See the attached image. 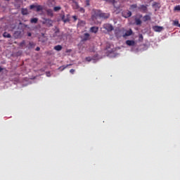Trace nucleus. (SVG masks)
<instances>
[{"label": "nucleus", "mask_w": 180, "mask_h": 180, "mask_svg": "<svg viewBox=\"0 0 180 180\" xmlns=\"http://www.w3.org/2000/svg\"><path fill=\"white\" fill-rule=\"evenodd\" d=\"M82 25H85V22L84 21H80L78 22V26H82Z\"/></svg>", "instance_id": "2f4dec72"}, {"label": "nucleus", "mask_w": 180, "mask_h": 180, "mask_svg": "<svg viewBox=\"0 0 180 180\" xmlns=\"http://www.w3.org/2000/svg\"><path fill=\"white\" fill-rule=\"evenodd\" d=\"M131 15H132V13H131V11H127V13L125 18H130Z\"/></svg>", "instance_id": "cd10ccee"}, {"label": "nucleus", "mask_w": 180, "mask_h": 180, "mask_svg": "<svg viewBox=\"0 0 180 180\" xmlns=\"http://www.w3.org/2000/svg\"><path fill=\"white\" fill-rule=\"evenodd\" d=\"M47 14L50 16L53 15V13H52V11L51 10L47 11Z\"/></svg>", "instance_id": "c85d7f7f"}, {"label": "nucleus", "mask_w": 180, "mask_h": 180, "mask_svg": "<svg viewBox=\"0 0 180 180\" xmlns=\"http://www.w3.org/2000/svg\"><path fill=\"white\" fill-rule=\"evenodd\" d=\"M72 65V64H69V65H62L60 67H59L58 68V70H60V71H64V70H65L66 68H68V67Z\"/></svg>", "instance_id": "ddd939ff"}, {"label": "nucleus", "mask_w": 180, "mask_h": 180, "mask_svg": "<svg viewBox=\"0 0 180 180\" xmlns=\"http://www.w3.org/2000/svg\"><path fill=\"white\" fill-rule=\"evenodd\" d=\"M72 18H73V20H75V22L77 21V16L76 15H73L72 16Z\"/></svg>", "instance_id": "72a5a7b5"}, {"label": "nucleus", "mask_w": 180, "mask_h": 180, "mask_svg": "<svg viewBox=\"0 0 180 180\" xmlns=\"http://www.w3.org/2000/svg\"><path fill=\"white\" fill-rule=\"evenodd\" d=\"M29 49H33V48H34V46H36V44H34V43H33V42H30L29 43Z\"/></svg>", "instance_id": "393cba45"}, {"label": "nucleus", "mask_w": 180, "mask_h": 180, "mask_svg": "<svg viewBox=\"0 0 180 180\" xmlns=\"http://www.w3.org/2000/svg\"><path fill=\"white\" fill-rule=\"evenodd\" d=\"M91 60H92V58H91V57H86V61L90 62Z\"/></svg>", "instance_id": "473e14b6"}, {"label": "nucleus", "mask_w": 180, "mask_h": 180, "mask_svg": "<svg viewBox=\"0 0 180 180\" xmlns=\"http://www.w3.org/2000/svg\"><path fill=\"white\" fill-rule=\"evenodd\" d=\"M60 9H62L60 6H56L53 8L54 12H58L59 11H60Z\"/></svg>", "instance_id": "b1692460"}, {"label": "nucleus", "mask_w": 180, "mask_h": 180, "mask_svg": "<svg viewBox=\"0 0 180 180\" xmlns=\"http://www.w3.org/2000/svg\"><path fill=\"white\" fill-rule=\"evenodd\" d=\"M134 22H136V26H139L141 25V18H136L134 19Z\"/></svg>", "instance_id": "dca6fc26"}, {"label": "nucleus", "mask_w": 180, "mask_h": 180, "mask_svg": "<svg viewBox=\"0 0 180 180\" xmlns=\"http://www.w3.org/2000/svg\"><path fill=\"white\" fill-rule=\"evenodd\" d=\"M98 27H92L90 28V32L91 33H97L98 32Z\"/></svg>", "instance_id": "4468645a"}, {"label": "nucleus", "mask_w": 180, "mask_h": 180, "mask_svg": "<svg viewBox=\"0 0 180 180\" xmlns=\"http://www.w3.org/2000/svg\"><path fill=\"white\" fill-rule=\"evenodd\" d=\"M40 51V48L39 47H37L36 48V51Z\"/></svg>", "instance_id": "c9c22d12"}, {"label": "nucleus", "mask_w": 180, "mask_h": 180, "mask_svg": "<svg viewBox=\"0 0 180 180\" xmlns=\"http://www.w3.org/2000/svg\"><path fill=\"white\" fill-rule=\"evenodd\" d=\"M103 27L105 30H108V32H111L112 30H113V27L112 26V25L104 24Z\"/></svg>", "instance_id": "39448f33"}, {"label": "nucleus", "mask_w": 180, "mask_h": 180, "mask_svg": "<svg viewBox=\"0 0 180 180\" xmlns=\"http://www.w3.org/2000/svg\"><path fill=\"white\" fill-rule=\"evenodd\" d=\"M131 35H132L131 30H125V32H124V37H130Z\"/></svg>", "instance_id": "f8f14e48"}, {"label": "nucleus", "mask_w": 180, "mask_h": 180, "mask_svg": "<svg viewBox=\"0 0 180 180\" xmlns=\"http://www.w3.org/2000/svg\"><path fill=\"white\" fill-rule=\"evenodd\" d=\"M174 11H180V5L176 6L174 8Z\"/></svg>", "instance_id": "a878e982"}, {"label": "nucleus", "mask_w": 180, "mask_h": 180, "mask_svg": "<svg viewBox=\"0 0 180 180\" xmlns=\"http://www.w3.org/2000/svg\"><path fill=\"white\" fill-rule=\"evenodd\" d=\"M90 39H91L90 34H89V33L84 34L83 41H89Z\"/></svg>", "instance_id": "1a4fd4ad"}, {"label": "nucleus", "mask_w": 180, "mask_h": 180, "mask_svg": "<svg viewBox=\"0 0 180 180\" xmlns=\"http://www.w3.org/2000/svg\"><path fill=\"white\" fill-rule=\"evenodd\" d=\"M30 22H31V24H37L38 22V18H31Z\"/></svg>", "instance_id": "a211bd4d"}, {"label": "nucleus", "mask_w": 180, "mask_h": 180, "mask_svg": "<svg viewBox=\"0 0 180 180\" xmlns=\"http://www.w3.org/2000/svg\"><path fill=\"white\" fill-rule=\"evenodd\" d=\"M36 9L37 12H39L43 11V7H41V6L40 5H32L30 6V10H34Z\"/></svg>", "instance_id": "7ed1b4c3"}, {"label": "nucleus", "mask_w": 180, "mask_h": 180, "mask_svg": "<svg viewBox=\"0 0 180 180\" xmlns=\"http://www.w3.org/2000/svg\"><path fill=\"white\" fill-rule=\"evenodd\" d=\"M103 12H101V10L94 9L92 10V12L91 13V20L95 21L97 20L98 17L102 14Z\"/></svg>", "instance_id": "f257e3e1"}, {"label": "nucleus", "mask_w": 180, "mask_h": 180, "mask_svg": "<svg viewBox=\"0 0 180 180\" xmlns=\"http://www.w3.org/2000/svg\"><path fill=\"white\" fill-rule=\"evenodd\" d=\"M22 15H27V14H29L27 9L22 8Z\"/></svg>", "instance_id": "412c9836"}, {"label": "nucleus", "mask_w": 180, "mask_h": 180, "mask_svg": "<svg viewBox=\"0 0 180 180\" xmlns=\"http://www.w3.org/2000/svg\"><path fill=\"white\" fill-rule=\"evenodd\" d=\"M48 4H49V6H54L56 1L55 0H48Z\"/></svg>", "instance_id": "6ab92c4d"}, {"label": "nucleus", "mask_w": 180, "mask_h": 180, "mask_svg": "<svg viewBox=\"0 0 180 180\" xmlns=\"http://www.w3.org/2000/svg\"><path fill=\"white\" fill-rule=\"evenodd\" d=\"M126 44L129 46H134L135 44L134 41L127 40L126 41Z\"/></svg>", "instance_id": "2eb2a0df"}, {"label": "nucleus", "mask_w": 180, "mask_h": 180, "mask_svg": "<svg viewBox=\"0 0 180 180\" xmlns=\"http://www.w3.org/2000/svg\"><path fill=\"white\" fill-rule=\"evenodd\" d=\"M31 35H32V34H31L30 32H28V33H27V37H30Z\"/></svg>", "instance_id": "e433bc0d"}, {"label": "nucleus", "mask_w": 180, "mask_h": 180, "mask_svg": "<svg viewBox=\"0 0 180 180\" xmlns=\"http://www.w3.org/2000/svg\"><path fill=\"white\" fill-rule=\"evenodd\" d=\"M150 1H153V0H150Z\"/></svg>", "instance_id": "a19ab883"}, {"label": "nucleus", "mask_w": 180, "mask_h": 180, "mask_svg": "<svg viewBox=\"0 0 180 180\" xmlns=\"http://www.w3.org/2000/svg\"><path fill=\"white\" fill-rule=\"evenodd\" d=\"M53 49H54V50H56V51H62L63 47L60 45H57V46H54Z\"/></svg>", "instance_id": "f3484780"}, {"label": "nucleus", "mask_w": 180, "mask_h": 180, "mask_svg": "<svg viewBox=\"0 0 180 180\" xmlns=\"http://www.w3.org/2000/svg\"><path fill=\"white\" fill-rule=\"evenodd\" d=\"M153 30L155 32H161L162 30V27H160L158 25H155L153 27Z\"/></svg>", "instance_id": "6e6552de"}, {"label": "nucleus", "mask_w": 180, "mask_h": 180, "mask_svg": "<svg viewBox=\"0 0 180 180\" xmlns=\"http://www.w3.org/2000/svg\"><path fill=\"white\" fill-rule=\"evenodd\" d=\"M3 37L6 39H11V34H8V32H4V34H3Z\"/></svg>", "instance_id": "aec40b11"}, {"label": "nucleus", "mask_w": 180, "mask_h": 180, "mask_svg": "<svg viewBox=\"0 0 180 180\" xmlns=\"http://www.w3.org/2000/svg\"><path fill=\"white\" fill-rule=\"evenodd\" d=\"M86 6H90V1L89 0H86Z\"/></svg>", "instance_id": "c756f323"}, {"label": "nucleus", "mask_w": 180, "mask_h": 180, "mask_svg": "<svg viewBox=\"0 0 180 180\" xmlns=\"http://www.w3.org/2000/svg\"><path fill=\"white\" fill-rule=\"evenodd\" d=\"M102 1H105L108 3H111L112 5H113V6H115V4L116 3V0H102Z\"/></svg>", "instance_id": "5701e85b"}, {"label": "nucleus", "mask_w": 180, "mask_h": 180, "mask_svg": "<svg viewBox=\"0 0 180 180\" xmlns=\"http://www.w3.org/2000/svg\"><path fill=\"white\" fill-rule=\"evenodd\" d=\"M138 9H139V11H143V13H146V11H148V7H146V6H144V5L140 6V7H139Z\"/></svg>", "instance_id": "0eeeda50"}, {"label": "nucleus", "mask_w": 180, "mask_h": 180, "mask_svg": "<svg viewBox=\"0 0 180 180\" xmlns=\"http://www.w3.org/2000/svg\"><path fill=\"white\" fill-rule=\"evenodd\" d=\"M75 70H73V69H71V70H70V73H71V74H74L75 73Z\"/></svg>", "instance_id": "f704fd0d"}, {"label": "nucleus", "mask_w": 180, "mask_h": 180, "mask_svg": "<svg viewBox=\"0 0 180 180\" xmlns=\"http://www.w3.org/2000/svg\"><path fill=\"white\" fill-rule=\"evenodd\" d=\"M5 1H10V0H5Z\"/></svg>", "instance_id": "ea45409f"}, {"label": "nucleus", "mask_w": 180, "mask_h": 180, "mask_svg": "<svg viewBox=\"0 0 180 180\" xmlns=\"http://www.w3.org/2000/svg\"><path fill=\"white\" fill-rule=\"evenodd\" d=\"M61 20H63V22H64L65 23L68 22H70L69 15H68L66 17H65V15H62L61 16Z\"/></svg>", "instance_id": "9d476101"}, {"label": "nucleus", "mask_w": 180, "mask_h": 180, "mask_svg": "<svg viewBox=\"0 0 180 180\" xmlns=\"http://www.w3.org/2000/svg\"><path fill=\"white\" fill-rule=\"evenodd\" d=\"M124 33H125V29L124 28L115 29V34L117 39H120V37H124Z\"/></svg>", "instance_id": "f03ea898"}, {"label": "nucleus", "mask_w": 180, "mask_h": 180, "mask_svg": "<svg viewBox=\"0 0 180 180\" xmlns=\"http://www.w3.org/2000/svg\"><path fill=\"white\" fill-rule=\"evenodd\" d=\"M136 8H137V4H132L129 6L131 11H134Z\"/></svg>", "instance_id": "4be33fe9"}, {"label": "nucleus", "mask_w": 180, "mask_h": 180, "mask_svg": "<svg viewBox=\"0 0 180 180\" xmlns=\"http://www.w3.org/2000/svg\"><path fill=\"white\" fill-rule=\"evenodd\" d=\"M99 18H103L104 20H107L108 18H110V13H102L100 15L98 16Z\"/></svg>", "instance_id": "20e7f679"}, {"label": "nucleus", "mask_w": 180, "mask_h": 180, "mask_svg": "<svg viewBox=\"0 0 180 180\" xmlns=\"http://www.w3.org/2000/svg\"><path fill=\"white\" fill-rule=\"evenodd\" d=\"M25 45V41H24L20 42V44H19V46H20V47H23Z\"/></svg>", "instance_id": "7c9ffc66"}, {"label": "nucleus", "mask_w": 180, "mask_h": 180, "mask_svg": "<svg viewBox=\"0 0 180 180\" xmlns=\"http://www.w3.org/2000/svg\"><path fill=\"white\" fill-rule=\"evenodd\" d=\"M3 71V68H0V72Z\"/></svg>", "instance_id": "58836bf2"}, {"label": "nucleus", "mask_w": 180, "mask_h": 180, "mask_svg": "<svg viewBox=\"0 0 180 180\" xmlns=\"http://www.w3.org/2000/svg\"><path fill=\"white\" fill-rule=\"evenodd\" d=\"M143 18V22H148V20H151V17L148 15H144L143 17V15H139V18Z\"/></svg>", "instance_id": "423d86ee"}, {"label": "nucleus", "mask_w": 180, "mask_h": 180, "mask_svg": "<svg viewBox=\"0 0 180 180\" xmlns=\"http://www.w3.org/2000/svg\"><path fill=\"white\" fill-rule=\"evenodd\" d=\"M77 10H79V12L82 13H85V9H84V8H79Z\"/></svg>", "instance_id": "bb28decb"}, {"label": "nucleus", "mask_w": 180, "mask_h": 180, "mask_svg": "<svg viewBox=\"0 0 180 180\" xmlns=\"http://www.w3.org/2000/svg\"><path fill=\"white\" fill-rule=\"evenodd\" d=\"M139 38L143 39V35L140 34Z\"/></svg>", "instance_id": "4c0bfd02"}, {"label": "nucleus", "mask_w": 180, "mask_h": 180, "mask_svg": "<svg viewBox=\"0 0 180 180\" xmlns=\"http://www.w3.org/2000/svg\"><path fill=\"white\" fill-rule=\"evenodd\" d=\"M73 4L72 5V7H73V9L75 10H78L79 9V5L78 4V3L75 1H72Z\"/></svg>", "instance_id": "9b49d317"}]
</instances>
